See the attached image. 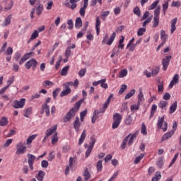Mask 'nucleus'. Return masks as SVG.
Wrapping results in <instances>:
<instances>
[{
	"label": "nucleus",
	"mask_w": 181,
	"mask_h": 181,
	"mask_svg": "<svg viewBox=\"0 0 181 181\" xmlns=\"http://www.w3.org/2000/svg\"><path fill=\"white\" fill-rule=\"evenodd\" d=\"M27 158H28V162L30 167V170H33V163L36 160V157L33 154L28 153Z\"/></svg>",
	"instance_id": "obj_12"
},
{
	"label": "nucleus",
	"mask_w": 181,
	"mask_h": 181,
	"mask_svg": "<svg viewBox=\"0 0 181 181\" xmlns=\"http://www.w3.org/2000/svg\"><path fill=\"white\" fill-rule=\"evenodd\" d=\"M130 136H131V134L127 136L125 139L123 140L121 144L122 149H125V148H127V144L128 143V139H129Z\"/></svg>",
	"instance_id": "obj_26"
},
{
	"label": "nucleus",
	"mask_w": 181,
	"mask_h": 181,
	"mask_svg": "<svg viewBox=\"0 0 181 181\" xmlns=\"http://www.w3.org/2000/svg\"><path fill=\"white\" fill-rule=\"evenodd\" d=\"M13 142V139H8L6 141L5 144H4V148H8L11 144Z\"/></svg>",
	"instance_id": "obj_52"
},
{
	"label": "nucleus",
	"mask_w": 181,
	"mask_h": 181,
	"mask_svg": "<svg viewBox=\"0 0 181 181\" xmlns=\"http://www.w3.org/2000/svg\"><path fill=\"white\" fill-rule=\"evenodd\" d=\"M132 122H134V120L131 115L127 116L124 120V124L126 125H131L132 124Z\"/></svg>",
	"instance_id": "obj_30"
},
{
	"label": "nucleus",
	"mask_w": 181,
	"mask_h": 181,
	"mask_svg": "<svg viewBox=\"0 0 181 181\" xmlns=\"http://www.w3.org/2000/svg\"><path fill=\"white\" fill-rule=\"evenodd\" d=\"M57 141H59V138L57 137V133H55V134L52 136V144H54V143L57 142Z\"/></svg>",
	"instance_id": "obj_62"
},
{
	"label": "nucleus",
	"mask_w": 181,
	"mask_h": 181,
	"mask_svg": "<svg viewBox=\"0 0 181 181\" xmlns=\"http://www.w3.org/2000/svg\"><path fill=\"white\" fill-rule=\"evenodd\" d=\"M11 19H12V14L8 15L5 18L4 26H8V25H11Z\"/></svg>",
	"instance_id": "obj_35"
},
{
	"label": "nucleus",
	"mask_w": 181,
	"mask_h": 181,
	"mask_svg": "<svg viewBox=\"0 0 181 181\" xmlns=\"http://www.w3.org/2000/svg\"><path fill=\"white\" fill-rule=\"evenodd\" d=\"M162 177V175H160V172H156L154 177H153L151 181H158L159 179Z\"/></svg>",
	"instance_id": "obj_40"
},
{
	"label": "nucleus",
	"mask_w": 181,
	"mask_h": 181,
	"mask_svg": "<svg viewBox=\"0 0 181 181\" xmlns=\"http://www.w3.org/2000/svg\"><path fill=\"white\" fill-rule=\"evenodd\" d=\"M91 142L88 144H85V148H88L86 152V158H88L90 156L91 152L93 151V148H94V144L96 142L95 138L94 136H91L90 138Z\"/></svg>",
	"instance_id": "obj_4"
},
{
	"label": "nucleus",
	"mask_w": 181,
	"mask_h": 181,
	"mask_svg": "<svg viewBox=\"0 0 181 181\" xmlns=\"http://www.w3.org/2000/svg\"><path fill=\"white\" fill-rule=\"evenodd\" d=\"M37 37H39V32L35 30L31 35L30 40H35Z\"/></svg>",
	"instance_id": "obj_45"
},
{
	"label": "nucleus",
	"mask_w": 181,
	"mask_h": 181,
	"mask_svg": "<svg viewBox=\"0 0 181 181\" xmlns=\"http://www.w3.org/2000/svg\"><path fill=\"white\" fill-rule=\"evenodd\" d=\"M158 4H159V0H156V1H154V2L149 6L148 11H152V10L155 9V8L158 6Z\"/></svg>",
	"instance_id": "obj_46"
},
{
	"label": "nucleus",
	"mask_w": 181,
	"mask_h": 181,
	"mask_svg": "<svg viewBox=\"0 0 181 181\" xmlns=\"http://www.w3.org/2000/svg\"><path fill=\"white\" fill-rule=\"evenodd\" d=\"M168 8H169V1H165L163 4V15H166V11H168Z\"/></svg>",
	"instance_id": "obj_39"
},
{
	"label": "nucleus",
	"mask_w": 181,
	"mask_h": 181,
	"mask_svg": "<svg viewBox=\"0 0 181 181\" xmlns=\"http://www.w3.org/2000/svg\"><path fill=\"white\" fill-rule=\"evenodd\" d=\"M69 71V66L64 67L61 71V76H67Z\"/></svg>",
	"instance_id": "obj_48"
},
{
	"label": "nucleus",
	"mask_w": 181,
	"mask_h": 181,
	"mask_svg": "<svg viewBox=\"0 0 181 181\" xmlns=\"http://www.w3.org/2000/svg\"><path fill=\"white\" fill-rule=\"evenodd\" d=\"M141 134H143V135H146V134H148L146 132V126H145V123H142L141 124Z\"/></svg>",
	"instance_id": "obj_57"
},
{
	"label": "nucleus",
	"mask_w": 181,
	"mask_h": 181,
	"mask_svg": "<svg viewBox=\"0 0 181 181\" xmlns=\"http://www.w3.org/2000/svg\"><path fill=\"white\" fill-rule=\"evenodd\" d=\"M180 5H181L180 1H173L171 4V6L175 7V8H180Z\"/></svg>",
	"instance_id": "obj_59"
},
{
	"label": "nucleus",
	"mask_w": 181,
	"mask_h": 181,
	"mask_svg": "<svg viewBox=\"0 0 181 181\" xmlns=\"http://www.w3.org/2000/svg\"><path fill=\"white\" fill-rule=\"evenodd\" d=\"M171 81L174 82L175 84H177V83H179V74L174 75Z\"/></svg>",
	"instance_id": "obj_61"
},
{
	"label": "nucleus",
	"mask_w": 181,
	"mask_h": 181,
	"mask_svg": "<svg viewBox=\"0 0 181 181\" xmlns=\"http://www.w3.org/2000/svg\"><path fill=\"white\" fill-rule=\"evenodd\" d=\"M145 32H146V28H140L138 30L137 35L138 36H142L144 35V33H145Z\"/></svg>",
	"instance_id": "obj_47"
},
{
	"label": "nucleus",
	"mask_w": 181,
	"mask_h": 181,
	"mask_svg": "<svg viewBox=\"0 0 181 181\" xmlns=\"http://www.w3.org/2000/svg\"><path fill=\"white\" fill-rule=\"evenodd\" d=\"M168 105V102L165 101V100H160L159 103H158V107L160 108H166V106Z\"/></svg>",
	"instance_id": "obj_43"
},
{
	"label": "nucleus",
	"mask_w": 181,
	"mask_h": 181,
	"mask_svg": "<svg viewBox=\"0 0 181 181\" xmlns=\"http://www.w3.org/2000/svg\"><path fill=\"white\" fill-rule=\"evenodd\" d=\"M81 125V123H80V119L78 118V117H76V119L74 122V127L75 131H76V132H80Z\"/></svg>",
	"instance_id": "obj_15"
},
{
	"label": "nucleus",
	"mask_w": 181,
	"mask_h": 181,
	"mask_svg": "<svg viewBox=\"0 0 181 181\" xmlns=\"http://www.w3.org/2000/svg\"><path fill=\"white\" fill-rule=\"evenodd\" d=\"M139 93L138 95V102L137 105H131V110L134 111V110H139V105H141V102L144 101V93H142V90L139 89Z\"/></svg>",
	"instance_id": "obj_5"
},
{
	"label": "nucleus",
	"mask_w": 181,
	"mask_h": 181,
	"mask_svg": "<svg viewBox=\"0 0 181 181\" xmlns=\"http://www.w3.org/2000/svg\"><path fill=\"white\" fill-rule=\"evenodd\" d=\"M115 36H117V34H115V33H113L110 36V40L106 42V45H108L109 46H110V45H112V42H114Z\"/></svg>",
	"instance_id": "obj_33"
},
{
	"label": "nucleus",
	"mask_w": 181,
	"mask_h": 181,
	"mask_svg": "<svg viewBox=\"0 0 181 181\" xmlns=\"http://www.w3.org/2000/svg\"><path fill=\"white\" fill-rule=\"evenodd\" d=\"M83 101L84 99H81L75 103L74 107H72L69 112V119H71V118H73L76 116V113H77L78 112V110H80V107H81V103Z\"/></svg>",
	"instance_id": "obj_1"
},
{
	"label": "nucleus",
	"mask_w": 181,
	"mask_h": 181,
	"mask_svg": "<svg viewBox=\"0 0 181 181\" xmlns=\"http://www.w3.org/2000/svg\"><path fill=\"white\" fill-rule=\"evenodd\" d=\"M42 12H43V4H38V6L36 8V13L38 16H40Z\"/></svg>",
	"instance_id": "obj_28"
},
{
	"label": "nucleus",
	"mask_w": 181,
	"mask_h": 181,
	"mask_svg": "<svg viewBox=\"0 0 181 181\" xmlns=\"http://www.w3.org/2000/svg\"><path fill=\"white\" fill-rule=\"evenodd\" d=\"M157 166L160 169L162 168V166L163 165V158H160L158 159V160L156 163Z\"/></svg>",
	"instance_id": "obj_55"
},
{
	"label": "nucleus",
	"mask_w": 181,
	"mask_h": 181,
	"mask_svg": "<svg viewBox=\"0 0 181 181\" xmlns=\"http://www.w3.org/2000/svg\"><path fill=\"white\" fill-rule=\"evenodd\" d=\"M83 176H84L85 177L84 178L85 181H87L91 178V174H90V171H88V168L87 167L84 168Z\"/></svg>",
	"instance_id": "obj_19"
},
{
	"label": "nucleus",
	"mask_w": 181,
	"mask_h": 181,
	"mask_svg": "<svg viewBox=\"0 0 181 181\" xmlns=\"http://www.w3.org/2000/svg\"><path fill=\"white\" fill-rule=\"evenodd\" d=\"M33 66V70H35L37 67V61L35 59H31L25 64V69H30Z\"/></svg>",
	"instance_id": "obj_10"
},
{
	"label": "nucleus",
	"mask_w": 181,
	"mask_h": 181,
	"mask_svg": "<svg viewBox=\"0 0 181 181\" xmlns=\"http://www.w3.org/2000/svg\"><path fill=\"white\" fill-rule=\"evenodd\" d=\"M45 176H46V173H45L43 170H40L37 175H35V177L39 181H43Z\"/></svg>",
	"instance_id": "obj_16"
},
{
	"label": "nucleus",
	"mask_w": 181,
	"mask_h": 181,
	"mask_svg": "<svg viewBox=\"0 0 181 181\" xmlns=\"http://www.w3.org/2000/svg\"><path fill=\"white\" fill-rule=\"evenodd\" d=\"M168 37V35L166 34V33L165 32L164 30H160V38L162 40H167Z\"/></svg>",
	"instance_id": "obj_51"
},
{
	"label": "nucleus",
	"mask_w": 181,
	"mask_h": 181,
	"mask_svg": "<svg viewBox=\"0 0 181 181\" xmlns=\"http://www.w3.org/2000/svg\"><path fill=\"white\" fill-rule=\"evenodd\" d=\"M81 26H83V21L81 20V18L78 17L75 21V27L76 29H80Z\"/></svg>",
	"instance_id": "obj_21"
},
{
	"label": "nucleus",
	"mask_w": 181,
	"mask_h": 181,
	"mask_svg": "<svg viewBox=\"0 0 181 181\" xmlns=\"http://www.w3.org/2000/svg\"><path fill=\"white\" fill-rule=\"evenodd\" d=\"M13 53V49L11 47H8L6 49V54L7 56H11Z\"/></svg>",
	"instance_id": "obj_60"
},
{
	"label": "nucleus",
	"mask_w": 181,
	"mask_h": 181,
	"mask_svg": "<svg viewBox=\"0 0 181 181\" xmlns=\"http://www.w3.org/2000/svg\"><path fill=\"white\" fill-rule=\"evenodd\" d=\"M52 6H53V1L49 0L47 3V7H46L47 11H50V9H52Z\"/></svg>",
	"instance_id": "obj_56"
},
{
	"label": "nucleus",
	"mask_w": 181,
	"mask_h": 181,
	"mask_svg": "<svg viewBox=\"0 0 181 181\" xmlns=\"http://www.w3.org/2000/svg\"><path fill=\"white\" fill-rule=\"evenodd\" d=\"M64 88H65L62 92L60 93V97H65L69 94V82H66L64 85Z\"/></svg>",
	"instance_id": "obj_18"
},
{
	"label": "nucleus",
	"mask_w": 181,
	"mask_h": 181,
	"mask_svg": "<svg viewBox=\"0 0 181 181\" xmlns=\"http://www.w3.org/2000/svg\"><path fill=\"white\" fill-rule=\"evenodd\" d=\"M144 156H145V154L141 153L139 156L136 157L135 160H134V163H136V164L139 163V162H141V160H142V159H144Z\"/></svg>",
	"instance_id": "obj_37"
},
{
	"label": "nucleus",
	"mask_w": 181,
	"mask_h": 181,
	"mask_svg": "<svg viewBox=\"0 0 181 181\" xmlns=\"http://www.w3.org/2000/svg\"><path fill=\"white\" fill-rule=\"evenodd\" d=\"M106 81H107L106 78H104V79H102V80L99 81V84H100V86L103 88H105V89L108 88V84L105 83Z\"/></svg>",
	"instance_id": "obj_31"
},
{
	"label": "nucleus",
	"mask_w": 181,
	"mask_h": 181,
	"mask_svg": "<svg viewBox=\"0 0 181 181\" xmlns=\"http://www.w3.org/2000/svg\"><path fill=\"white\" fill-rule=\"evenodd\" d=\"M100 25H101L100 17H96L95 29L97 35H100Z\"/></svg>",
	"instance_id": "obj_24"
},
{
	"label": "nucleus",
	"mask_w": 181,
	"mask_h": 181,
	"mask_svg": "<svg viewBox=\"0 0 181 181\" xmlns=\"http://www.w3.org/2000/svg\"><path fill=\"white\" fill-rule=\"evenodd\" d=\"M158 110V105H153L151 107V114H150V118H153V117L155 115V112H156V110Z\"/></svg>",
	"instance_id": "obj_27"
},
{
	"label": "nucleus",
	"mask_w": 181,
	"mask_h": 181,
	"mask_svg": "<svg viewBox=\"0 0 181 181\" xmlns=\"http://www.w3.org/2000/svg\"><path fill=\"white\" fill-rule=\"evenodd\" d=\"M173 134H175L174 130H171L169 132L165 133L162 137V141H168L169 138H172V136H173Z\"/></svg>",
	"instance_id": "obj_17"
},
{
	"label": "nucleus",
	"mask_w": 181,
	"mask_h": 181,
	"mask_svg": "<svg viewBox=\"0 0 181 181\" xmlns=\"http://www.w3.org/2000/svg\"><path fill=\"white\" fill-rule=\"evenodd\" d=\"M51 100L52 99L50 98H46L45 103L42 105L40 114H45V112L47 117H49L50 115V108L48 104L49 103H50Z\"/></svg>",
	"instance_id": "obj_2"
},
{
	"label": "nucleus",
	"mask_w": 181,
	"mask_h": 181,
	"mask_svg": "<svg viewBox=\"0 0 181 181\" xmlns=\"http://www.w3.org/2000/svg\"><path fill=\"white\" fill-rule=\"evenodd\" d=\"M86 135H87L86 131L83 130L81 135L80 139H78V145H81L83 144V142H84Z\"/></svg>",
	"instance_id": "obj_25"
},
{
	"label": "nucleus",
	"mask_w": 181,
	"mask_h": 181,
	"mask_svg": "<svg viewBox=\"0 0 181 181\" xmlns=\"http://www.w3.org/2000/svg\"><path fill=\"white\" fill-rule=\"evenodd\" d=\"M36 136H37V134H33L31 136H29L26 140L27 145H30V143L33 142V139H35Z\"/></svg>",
	"instance_id": "obj_32"
},
{
	"label": "nucleus",
	"mask_w": 181,
	"mask_h": 181,
	"mask_svg": "<svg viewBox=\"0 0 181 181\" xmlns=\"http://www.w3.org/2000/svg\"><path fill=\"white\" fill-rule=\"evenodd\" d=\"M158 25H159V17H154L153 20L152 28H158Z\"/></svg>",
	"instance_id": "obj_38"
},
{
	"label": "nucleus",
	"mask_w": 181,
	"mask_h": 181,
	"mask_svg": "<svg viewBox=\"0 0 181 181\" xmlns=\"http://www.w3.org/2000/svg\"><path fill=\"white\" fill-rule=\"evenodd\" d=\"M25 103H26V99L25 98H21L20 100H15L13 102L12 107L16 110H18V108H23V107H25Z\"/></svg>",
	"instance_id": "obj_7"
},
{
	"label": "nucleus",
	"mask_w": 181,
	"mask_h": 181,
	"mask_svg": "<svg viewBox=\"0 0 181 181\" xmlns=\"http://www.w3.org/2000/svg\"><path fill=\"white\" fill-rule=\"evenodd\" d=\"M172 60V56H167L162 60V64H163V70L164 71H166L168 70V66H169V62Z\"/></svg>",
	"instance_id": "obj_11"
},
{
	"label": "nucleus",
	"mask_w": 181,
	"mask_h": 181,
	"mask_svg": "<svg viewBox=\"0 0 181 181\" xmlns=\"http://www.w3.org/2000/svg\"><path fill=\"white\" fill-rule=\"evenodd\" d=\"M96 167L98 172H101L103 170V160L98 161Z\"/></svg>",
	"instance_id": "obj_44"
},
{
	"label": "nucleus",
	"mask_w": 181,
	"mask_h": 181,
	"mask_svg": "<svg viewBox=\"0 0 181 181\" xmlns=\"http://www.w3.org/2000/svg\"><path fill=\"white\" fill-rule=\"evenodd\" d=\"M16 154L17 155H23L26 152V147L23 146V142L21 141L16 144Z\"/></svg>",
	"instance_id": "obj_9"
},
{
	"label": "nucleus",
	"mask_w": 181,
	"mask_h": 181,
	"mask_svg": "<svg viewBox=\"0 0 181 181\" xmlns=\"http://www.w3.org/2000/svg\"><path fill=\"white\" fill-rule=\"evenodd\" d=\"M177 108V101H175L173 104H172L171 106L170 107L169 114H173V112L176 111Z\"/></svg>",
	"instance_id": "obj_23"
},
{
	"label": "nucleus",
	"mask_w": 181,
	"mask_h": 181,
	"mask_svg": "<svg viewBox=\"0 0 181 181\" xmlns=\"http://www.w3.org/2000/svg\"><path fill=\"white\" fill-rule=\"evenodd\" d=\"M127 85H122L119 90V94H124L125 90H127Z\"/></svg>",
	"instance_id": "obj_58"
},
{
	"label": "nucleus",
	"mask_w": 181,
	"mask_h": 181,
	"mask_svg": "<svg viewBox=\"0 0 181 181\" xmlns=\"http://www.w3.org/2000/svg\"><path fill=\"white\" fill-rule=\"evenodd\" d=\"M127 74H128V71L127 69H122L120 71L119 78H122V77H125V76H127Z\"/></svg>",
	"instance_id": "obj_54"
},
{
	"label": "nucleus",
	"mask_w": 181,
	"mask_h": 181,
	"mask_svg": "<svg viewBox=\"0 0 181 181\" xmlns=\"http://www.w3.org/2000/svg\"><path fill=\"white\" fill-rule=\"evenodd\" d=\"M41 166H42V168H44L45 169H47V168L49 166V162L46 160H42Z\"/></svg>",
	"instance_id": "obj_53"
},
{
	"label": "nucleus",
	"mask_w": 181,
	"mask_h": 181,
	"mask_svg": "<svg viewBox=\"0 0 181 181\" xmlns=\"http://www.w3.org/2000/svg\"><path fill=\"white\" fill-rule=\"evenodd\" d=\"M33 53V52H28L25 54L22 58L21 59V60L19 61V64H23L24 62H26V60H28V59H30V57L32 56V54Z\"/></svg>",
	"instance_id": "obj_14"
},
{
	"label": "nucleus",
	"mask_w": 181,
	"mask_h": 181,
	"mask_svg": "<svg viewBox=\"0 0 181 181\" xmlns=\"http://www.w3.org/2000/svg\"><path fill=\"white\" fill-rule=\"evenodd\" d=\"M157 127L158 129H163V132H166V131H168V123L165 122L164 116L158 120Z\"/></svg>",
	"instance_id": "obj_6"
},
{
	"label": "nucleus",
	"mask_w": 181,
	"mask_h": 181,
	"mask_svg": "<svg viewBox=\"0 0 181 181\" xmlns=\"http://www.w3.org/2000/svg\"><path fill=\"white\" fill-rule=\"evenodd\" d=\"M134 94H135V89H132L128 93H127V95L124 97V99L129 100V98H131V97H132Z\"/></svg>",
	"instance_id": "obj_36"
},
{
	"label": "nucleus",
	"mask_w": 181,
	"mask_h": 181,
	"mask_svg": "<svg viewBox=\"0 0 181 181\" xmlns=\"http://www.w3.org/2000/svg\"><path fill=\"white\" fill-rule=\"evenodd\" d=\"M158 74H159V68L158 67L153 69L151 71L152 76H156Z\"/></svg>",
	"instance_id": "obj_63"
},
{
	"label": "nucleus",
	"mask_w": 181,
	"mask_h": 181,
	"mask_svg": "<svg viewBox=\"0 0 181 181\" xmlns=\"http://www.w3.org/2000/svg\"><path fill=\"white\" fill-rule=\"evenodd\" d=\"M133 12L135 15H136L137 16H141V9H139V7L136 6Z\"/></svg>",
	"instance_id": "obj_50"
},
{
	"label": "nucleus",
	"mask_w": 181,
	"mask_h": 181,
	"mask_svg": "<svg viewBox=\"0 0 181 181\" xmlns=\"http://www.w3.org/2000/svg\"><path fill=\"white\" fill-rule=\"evenodd\" d=\"M8 117H2L1 119L0 120V127H6L8 124Z\"/></svg>",
	"instance_id": "obj_22"
},
{
	"label": "nucleus",
	"mask_w": 181,
	"mask_h": 181,
	"mask_svg": "<svg viewBox=\"0 0 181 181\" xmlns=\"http://www.w3.org/2000/svg\"><path fill=\"white\" fill-rule=\"evenodd\" d=\"M85 33H86V30H81V31L78 33L76 36L77 39H81L82 36H84Z\"/></svg>",
	"instance_id": "obj_64"
},
{
	"label": "nucleus",
	"mask_w": 181,
	"mask_h": 181,
	"mask_svg": "<svg viewBox=\"0 0 181 181\" xmlns=\"http://www.w3.org/2000/svg\"><path fill=\"white\" fill-rule=\"evenodd\" d=\"M59 93H60L59 88H57L53 90L52 96H53L54 100H56V98H57V95H59Z\"/></svg>",
	"instance_id": "obj_42"
},
{
	"label": "nucleus",
	"mask_w": 181,
	"mask_h": 181,
	"mask_svg": "<svg viewBox=\"0 0 181 181\" xmlns=\"http://www.w3.org/2000/svg\"><path fill=\"white\" fill-rule=\"evenodd\" d=\"M113 121L112 128V129H117V128L119 127L121 121H122V115H121L119 113H115L113 115Z\"/></svg>",
	"instance_id": "obj_3"
},
{
	"label": "nucleus",
	"mask_w": 181,
	"mask_h": 181,
	"mask_svg": "<svg viewBox=\"0 0 181 181\" xmlns=\"http://www.w3.org/2000/svg\"><path fill=\"white\" fill-rule=\"evenodd\" d=\"M158 93H163V81L158 80Z\"/></svg>",
	"instance_id": "obj_29"
},
{
	"label": "nucleus",
	"mask_w": 181,
	"mask_h": 181,
	"mask_svg": "<svg viewBox=\"0 0 181 181\" xmlns=\"http://www.w3.org/2000/svg\"><path fill=\"white\" fill-rule=\"evenodd\" d=\"M69 170H71L74 172L76 169H77V158L76 157H71L69 158Z\"/></svg>",
	"instance_id": "obj_8"
},
{
	"label": "nucleus",
	"mask_w": 181,
	"mask_h": 181,
	"mask_svg": "<svg viewBox=\"0 0 181 181\" xmlns=\"http://www.w3.org/2000/svg\"><path fill=\"white\" fill-rule=\"evenodd\" d=\"M159 15H160V6H158L154 10V18H159Z\"/></svg>",
	"instance_id": "obj_41"
},
{
	"label": "nucleus",
	"mask_w": 181,
	"mask_h": 181,
	"mask_svg": "<svg viewBox=\"0 0 181 181\" xmlns=\"http://www.w3.org/2000/svg\"><path fill=\"white\" fill-rule=\"evenodd\" d=\"M56 129H57V124H55L54 127L47 129L45 132V139H47L50 135H53L54 132H56Z\"/></svg>",
	"instance_id": "obj_13"
},
{
	"label": "nucleus",
	"mask_w": 181,
	"mask_h": 181,
	"mask_svg": "<svg viewBox=\"0 0 181 181\" xmlns=\"http://www.w3.org/2000/svg\"><path fill=\"white\" fill-rule=\"evenodd\" d=\"M25 114H24V117H25V118H30V114H32V107H28L26 108L25 110Z\"/></svg>",
	"instance_id": "obj_34"
},
{
	"label": "nucleus",
	"mask_w": 181,
	"mask_h": 181,
	"mask_svg": "<svg viewBox=\"0 0 181 181\" xmlns=\"http://www.w3.org/2000/svg\"><path fill=\"white\" fill-rule=\"evenodd\" d=\"M86 9H87L86 6H83L79 10V13L81 16H84L86 15Z\"/></svg>",
	"instance_id": "obj_49"
},
{
	"label": "nucleus",
	"mask_w": 181,
	"mask_h": 181,
	"mask_svg": "<svg viewBox=\"0 0 181 181\" xmlns=\"http://www.w3.org/2000/svg\"><path fill=\"white\" fill-rule=\"evenodd\" d=\"M177 22V18H175L171 21V30L170 33H173L176 30V23Z\"/></svg>",
	"instance_id": "obj_20"
}]
</instances>
